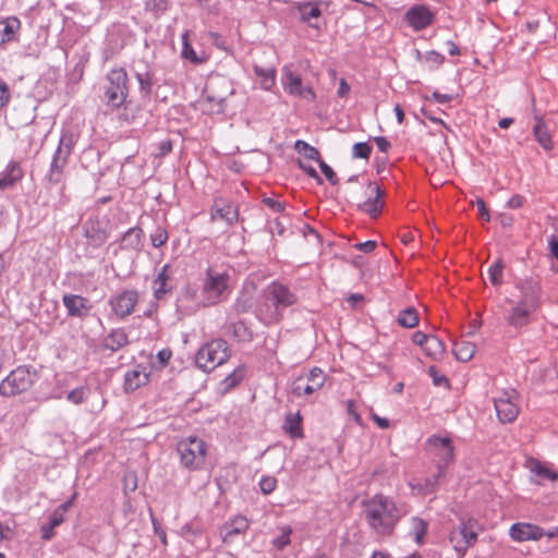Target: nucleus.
<instances>
[{"instance_id":"obj_57","label":"nucleus","mask_w":558,"mask_h":558,"mask_svg":"<svg viewBox=\"0 0 558 558\" xmlns=\"http://www.w3.org/2000/svg\"><path fill=\"white\" fill-rule=\"evenodd\" d=\"M318 165H319V168L322 170V172L324 173V175L326 177V179L332 184H337L338 183V178H337V174L336 172L332 170V168L330 166H328L324 160L319 159L318 161Z\"/></svg>"},{"instance_id":"obj_34","label":"nucleus","mask_w":558,"mask_h":558,"mask_svg":"<svg viewBox=\"0 0 558 558\" xmlns=\"http://www.w3.org/2000/svg\"><path fill=\"white\" fill-rule=\"evenodd\" d=\"M183 59L189 60L193 64H201L205 62L206 58L198 56L189 41V32L182 35V51Z\"/></svg>"},{"instance_id":"obj_10","label":"nucleus","mask_w":558,"mask_h":558,"mask_svg":"<svg viewBox=\"0 0 558 558\" xmlns=\"http://www.w3.org/2000/svg\"><path fill=\"white\" fill-rule=\"evenodd\" d=\"M325 384L324 372L314 367L308 373L299 376L291 387V391L296 397L311 396L318 391Z\"/></svg>"},{"instance_id":"obj_42","label":"nucleus","mask_w":558,"mask_h":558,"mask_svg":"<svg viewBox=\"0 0 558 558\" xmlns=\"http://www.w3.org/2000/svg\"><path fill=\"white\" fill-rule=\"evenodd\" d=\"M204 532L203 526L197 522H189L181 527L180 535L186 538L189 542L194 543V541L199 537Z\"/></svg>"},{"instance_id":"obj_53","label":"nucleus","mask_w":558,"mask_h":558,"mask_svg":"<svg viewBox=\"0 0 558 558\" xmlns=\"http://www.w3.org/2000/svg\"><path fill=\"white\" fill-rule=\"evenodd\" d=\"M153 288L156 300H162L167 293L171 292V287L168 286V282L154 281Z\"/></svg>"},{"instance_id":"obj_58","label":"nucleus","mask_w":558,"mask_h":558,"mask_svg":"<svg viewBox=\"0 0 558 558\" xmlns=\"http://www.w3.org/2000/svg\"><path fill=\"white\" fill-rule=\"evenodd\" d=\"M298 166H299V168H300L301 170H303V171H304V172H305L310 178H312V179L316 180L318 184H322V183H323V179L319 177L318 172L316 171V169H315L313 166H311V165H308V163H306V162H304V161H302V160H299V161H298Z\"/></svg>"},{"instance_id":"obj_26","label":"nucleus","mask_w":558,"mask_h":558,"mask_svg":"<svg viewBox=\"0 0 558 558\" xmlns=\"http://www.w3.org/2000/svg\"><path fill=\"white\" fill-rule=\"evenodd\" d=\"M295 8L300 13V19L302 22L308 23L312 27H316V25L312 24L311 21L313 19L317 20L322 15V11L317 4L308 1H303L298 2Z\"/></svg>"},{"instance_id":"obj_36","label":"nucleus","mask_w":558,"mask_h":558,"mask_svg":"<svg viewBox=\"0 0 558 558\" xmlns=\"http://www.w3.org/2000/svg\"><path fill=\"white\" fill-rule=\"evenodd\" d=\"M453 353L459 361L468 362L475 353V345L466 341L456 342Z\"/></svg>"},{"instance_id":"obj_40","label":"nucleus","mask_w":558,"mask_h":558,"mask_svg":"<svg viewBox=\"0 0 558 558\" xmlns=\"http://www.w3.org/2000/svg\"><path fill=\"white\" fill-rule=\"evenodd\" d=\"M66 163L68 162L65 160L61 159V157H56V156L52 157L50 170L48 173V180L51 183L57 184L60 182L62 171Z\"/></svg>"},{"instance_id":"obj_24","label":"nucleus","mask_w":558,"mask_h":558,"mask_svg":"<svg viewBox=\"0 0 558 558\" xmlns=\"http://www.w3.org/2000/svg\"><path fill=\"white\" fill-rule=\"evenodd\" d=\"M149 375L142 365L135 366L124 375V389L126 392L135 391L148 383Z\"/></svg>"},{"instance_id":"obj_64","label":"nucleus","mask_w":558,"mask_h":558,"mask_svg":"<svg viewBox=\"0 0 558 558\" xmlns=\"http://www.w3.org/2000/svg\"><path fill=\"white\" fill-rule=\"evenodd\" d=\"M476 207H477L480 217L482 219L488 221L490 219L489 211L486 207L485 202L482 198L476 199Z\"/></svg>"},{"instance_id":"obj_41","label":"nucleus","mask_w":558,"mask_h":558,"mask_svg":"<svg viewBox=\"0 0 558 558\" xmlns=\"http://www.w3.org/2000/svg\"><path fill=\"white\" fill-rule=\"evenodd\" d=\"M428 524L426 521H424L421 518L413 517L411 519V531L414 535L415 542L418 545H422L424 543V536L427 532Z\"/></svg>"},{"instance_id":"obj_37","label":"nucleus","mask_w":558,"mask_h":558,"mask_svg":"<svg viewBox=\"0 0 558 558\" xmlns=\"http://www.w3.org/2000/svg\"><path fill=\"white\" fill-rule=\"evenodd\" d=\"M64 521V517L59 512L53 511L49 517V523L41 525V537L49 541L53 536V529L59 526Z\"/></svg>"},{"instance_id":"obj_1","label":"nucleus","mask_w":558,"mask_h":558,"mask_svg":"<svg viewBox=\"0 0 558 558\" xmlns=\"http://www.w3.org/2000/svg\"><path fill=\"white\" fill-rule=\"evenodd\" d=\"M506 302L510 305L505 318L507 324L515 329L526 327L543 306L544 290L541 280L534 276L517 278Z\"/></svg>"},{"instance_id":"obj_32","label":"nucleus","mask_w":558,"mask_h":558,"mask_svg":"<svg viewBox=\"0 0 558 558\" xmlns=\"http://www.w3.org/2000/svg\"><path fill=\"white\" fill-rule=\"evenodd\" d=\"M228 329L232 337L239 342H250L253 339L252 330L246 326L243 320L230 324Z\"/></svg>"},{"instance_id":"obj_30","label":"nucleus","mask_w":558,"mask_h":558,"mask_svg":"<svg viewBox=\"0 0 558 558\" xmlns=\"http://www.w3.org/2000/svg\"><path fill=\"white\" fill-rule=\"evenodd\" d=\"M129 342L128 335L123 329H113L106 338L104 347L111 351H118Z\"/></svg>"},{"instance_id":"obj_14","label":"nucleus","mask_w":558,"mask_h":558,"mask_svg":"<svg viewBox=\"0 0 558 558\" xmlns=\"http://www.w3.org/2000/svg\"><path fill=\"white\" fill-rule=\"evenodd\" d=\"M533 119H534V125L532 129L533 136L535 141L547 151H550L554 149V141L553 136L548 130V125L544 119L543 113L541 110L536 109L533 105Z\"/></svg>"},{"instance_id":"obj_60","label":"nucleus","mask_w":558,"mask_h":558,"mask_svg":"<svg viewBox=\"0 0 558 558\" xmlns=\"http://www.w3.org/2000/svg\"><path fill=\"white\" fill-rule=\"evenodd\" d=\"M172 150V142L170 140L161 141L156 145V157H163Z\"/></svg>"},{"instance_id":"obj_6","label":"nucleus","mask_w":558,"mask_h":558,"mask_svg":"<svg viewBox=\"0 0 558 558\" xmlns=\"http://www.w3.org/2000/svg\"><path fill=\"white\" fill-rule=\"evenodd\" d=\"M230 357V348L223 339L211 340L199 348L195 363L204 372L214 371Z\"/></svg>"},{"instance_id":"obj_52","label":"nucleus","mask_w":558,"mask_h":558,"mask_svg":"<svg viewBox=\"0 0 558 558\" xmlns=\"http://www.w3.org/2000/svg\"><path fill=\"white\" fill-rule=\"evenodd\" d=\"M372 153V147L367 143H356L353 145V158L368 159Z\"/></svg>"},{"instance_id":"obj_3","label":"nucleus","mask_w":558,"mask_h":558,"mask_svg":"<svg viewBox=\"0 0 558 558\" xmlns=\"http://www.w3.org/2000/svg\"><path fill=\"white\" fill-rule=\"evenodd\" d=\"M264 298L266 302L256 308V316L266 325L279 322L283 311L296 302L295 294L279 282L270 283Z\"/></svg>"},{"instance_id":"obj_29","label":"nucleus","mask_w":558,"mask_h":558,"mask_svg":"<svg viewBox=\"0 0 558 558\" xmlns=\"http://www.w3.org/2000/svg\"><path fill=\"white\" fill-rule=\"evenodd\" d=\"M75 145V138L74 135L65 131L61 134L59 145L57 147V150L54 151L56 157H61V159L65 160L68 162V159L73 150V147Z\"/></svg>"},{"instance_id":"obj_55","label":"nucleus","mask_w":558,"mask_h":558,"mask_svg":"<svg viewBox=\"0 0 558 558\" xmlns=\"http://www.w3.org/2000/svg\"><path fill=\"white\" fill-rule=\"evenodd\" d=\"M277 480L272 476H264L259 482V487L263 494L268 495L276 489Z\"/></svg>"},{"instance_id":"obj_39","label":"nucleus","mask_w":558,"mask_h":558,"mask_svg":"<svg viewBox=\"0 0 558 558\" xmlns=\"http://www.w3.org/2000/svg\"><path fill=\"white\" fill-rule=\"evenodd\" d=\"M423 350L425 351V353L428 356H430L433 359H438L445 352V344L438 337L430 336L427 341V344L425 345V348Z\"/></svg>"},{"instance_id":"obj_18","label":"nucleus","mask_w":558,"mask_h":558,"mask_svg":"<svg viewBox=\"0 0 558 558\" xmlns=\"http://www.w3.org/2000/svg\"><path fill=\"white\" fill-rule=\"evenodd\" d=\"M494 404L501 423H511L517 418L519 408L512 401V396L509 392H504L501 397L495 399Z\"/></svg>"},{"instance_id":"obj_2","label":"nucleus","mask_w":558,"mask_h":558,"mask_svg":"<svg viewBox=\"0 0 558 558\" xmlns=\"http://www.w3.org/2000/svg\"><path fill=\"white\" fill-rule=\"evenodd\" d=\"M364 517L371 529L378 535H390L400 520L399 510L392 499L375 495L364 502Z\"/></svg>"},{"instance_id":"obj_19","label":"nucleus","mask_w":558,"mask_h":558,"mask_svg":"<svg viewBox=\"0 0 558 558\" xmlns=\"http://www.w3.org/2000/svg\"><path fill=\"white\" fill-rule=\"evenodd\" d=\"M510 536L515 542L537 541L544 536V530L538 525L518 522L511 525Z\"/></svg>"},{"instance_id":"obj_43","label":"nucleus","mask_w":558,"mask_h":558,"mask_svg":"<svg viewBox=\"0 0 558 558\" xmlns=\"http://www.w3.org/2000/svg\"><path fill=\"white\" fill-rule=\"evenodd\" d=\"M294 149L299 154H302L308 160L318 161L320 159L319 151L315 147L311 146L308 143L302 140H298L294 143Z\"/></svg>"},{"instance_id":"obj_27","label":"nucleus","mask_w":558,"mask_h":558,"mask_svg":"<svg viewBox=\"0 0 558 558\" xmlns=\"http://www.w3.org/2000/svg\"><path fill=\"white\" fill-rule=\"evenodd\" d=\"M143 235L144 233L141 228H130L121 239V247L126 250H140Z\"/></svg>"},{"instance_id":"obj_38","label":"nucleus","mask_w":558,"mask_h":558,"mask_svg":"<svg viewBox=\"0 0 558 558\" xmlns=\"http://www.w3.org/2000/svg\"><path fill=\"white\" fill-rule=\"evenodd\" d=\"M444 473H445V471H444L442 466L438 465V472L436 475H434L432 477H427L423 484L417 483V484H411V485L413 487L417 488L421 493H423L425 495L432 494L438 484V478L440 476H442Z\"/></svg>"},{"instance_id":"obj_12","label":"nucleus","mask_w":558,"mask_h":558,"mask_svg":"<svg viewBox=\"0 0 558 558\" xmlns=\"http://www.w3.org/2000/svg\"><path fill=\"white\" fill-rule=\"evenodd\" d=\"M281 82L287 93L293 96H299L307 100L315 99V93L312 87H303L300 74L293 72L289 66L282 70Z\"/></svg>"},{"instance_id":"obj_61","label":"nucleus","mask_w":558,"mask_h":558,"mask_svg":"<svg viewBox=\"0 0 558 558\" xmlns=\"http://www.w3.org/2000/svg\"><path fill=\"white\" fill-rule=\"evenodd\" d=\"M376 246H377V242L372 241V240L354 244V247L356 250L364 252V253L373 252L376 248Z\"/></svg>"},{"instance_id":"obj_50","label":"nucleus","mask_w":558,"mask_h":558,"mask_svg":"<svg viewBox=\"0 0 558 558\" xmlns=\"http://www.w3.org/2000/svg\"><path fill=\"white\" fill-rule=\"evenodd\" d=\"M253 306L252 299L247 295L240 296L233 304V310L236 314L247 313Z\"/></svg>"},{"instance_id":"obj_5","label":"nucleus","mask_w":558,"mask_h":558,"mask_svg":"<svg viewBox=\"0 0 558 558\" xmlns=\"http://www.w3.org/2000/svg\"><path fill=\"white\" fill-rule=\"evenodd\" d=\"M177 453L182 466L190 471L203 468L207 453L205 441L196 436H189L177 444Z\"/></svg>"},{"instance_id":"obj_35","label":"nucleus","mask_w":558,"mask_h":558,"mask_svg":"<svg viewBox=\"0 0 558 558\" xmlns=\"http://www.w3.org/2000/svg\"><path fill=\"white\" fill-rule=\"evenodd\" d=\"M418 320V313L412 306L402 310L397 318L398 324L404 328H414L417 326Z\"/></svg>"},{"instance_id":"obj_47","label":"nucleus","mask_w":558,"mask_h":558,"mask_svg":"<svg viewBox=\"0 0 558 558\" xmlns=\"http://www.w3.org/2000/svg\"><path fill=\"white\" fill-rule=\"evenodd\" d=\"M281 534L274 538L272 545L279 549L282 550L286 546L290 544V536L292 533V529L289 525H283L280 527Z\"/></svg>"},{"instance_id":"obj_17","label":"nucleus","mask_w":558,"mask_h":558,"mask_svg":"<svg viewBox=\"0 0 558 558\" xmlns=\"http://www.w3.org/2000/svg\"><path fill=\"white\" fill-rule=\"evenodd\" d=\"M62 303L66 308L68 316L71 317L84 318L93 307L88 299L78 294H64Z\"/></svg>"},{"instance_id":"obj_31","label":"nucleus","mask_w":558,"mask_h":558,"mask_svg":"<svg viewBox=\"0 0 558 558\" xmlns=\"http://www.w3.org/2000/svg\"><path fill=\"white\" fill-rule=\"evenodd\" d=\"M283 429L292 438L303 437L302 417H301L300 413H296V414L289 413L286 416Z\"/></svg>"},{"instance_id":"obj_48","label":"nucleus","mask_w":558,"mask_h":558,"mask_svg":"<svg viewBox=\"0 0 558 558\" xmlns=\"http://www.w3.org/2000/svg\"><path fill=\"white\" fill-rule=\"evenodd\" d=\"M532 472L534 474H536L537 476H541L543 478H547V480H550V481H556L558 480V473L546 468L545 465H543L542 463L535 461L534 462V465L532 468Z\"/></svg>"},{"instance_id":"obj_15","label":"nucleus","mask_w":558,"mask_h":558,"mask_svg":"<svg viewBox=\"0 0 558 558\" xmlns=\"http://www.w3.org/2000/svg\"><path fill=\"white\" fill-rule=\"evenodd\" d=\"M222 219L228 226H233L239 220V210L225 198H216L210 209V220Z\"/></svg>"},{"instance_id":"obj_28","label":"nucleus","mask_w":558,"mask_h":558,"mask_svg":"<svg viewBox=\"0 0 558 558\" xmlns=\"http://www.w3.org/2000/svg\"><path fill=\"white\" fill-rule=\"evenodd\" d=\"M20 25L21 23L16 17H9L0 21V46L14 38Z\"/></svg>"},{"instance_id":"obj_46","label":"nucleus","mask_w":558,"mask_h":558,"mask_svg":"<svg viewBox=\"0 0 558 558\" xmlns=\"http://www.w3.org/2000/svg\"><path fill=\"white\" fill-rule=\"evenodd\" d=\"M135 77L140 84V90L143 95L148 96L153 87V77L148 71L136 72Z\"/></svg>"},{"instance_id":"obj_9","label":"nucleus","mask_w":558,"mask_h":558,"mask_svg":"<svg viewBox=\"0 0 558 558\" xmlns=\"http://www.w3.org/2000/svg\"><path fill=\"white\" fill-rule=\"evenodd\" d=\"M108 86L105 90L106 105L117 109L121 107L129 94L128 73L124 69H113L107 75Z\"/></svg>"},{"instance_id":"obj_11","label":"nucleus","mask_w":558,"mask_h":558,"mask_svg":"<svg viewBox=\"0 0 558 558\" xmlns=\"http://www.w3.org/2000/svg\"><path fill=\"white\" fill-rule=\"evenodd\" d=\"M107 227L108 221L100 220L98 217H89L83 225L84 236L88 244L94 247L104 245L109 238Z\"/></svg>"},{"instance_id":"obj_59","label":"nucleus","mask_w":558,"mask_h":558,"mask_svg":"<svg viewBox=\"0 0 558 558\" xmlns=\"http://www.w3.org/2000/svg\"><path fill=\"white\" fill-rule=\"evenodd\" d=\"M10 97L11 94L9 85L0 78V110L8 105Z\"/></svg>"},{"instance_id":"obj_33","label":"nucleus","mask_w":558,"mask_h":558,"mask_svg":"<svg viewBox=\"0 0 558 558\" xmlns=\"http://www.w3.org/2000/svg\"><path fill=\"white\" fill-rule=\"evenodd\" d=\"M255 74L260 78V86L269 90L276 82V71L272 68H263L260 65H254Z\"/></svg>"},{"instance_id":"obj_62","label":"nucleus","mask_w":558,"mask_h":558,"mask_svg":"<svg viewBox=\"0 0 558 558\" xmlns=\"http://www.w3.org/2000/svg\"><path fill=\"white\" fill-rule=\"evenodd\" d=\"M429 335L424 333L423 331H416L412 336V340L415 344L420 345L422 349L425 348L427 341L429 339Z\"/></svg>"},{"instance_id":"obj_4","label":"nucleus","mask_w":558,"mask_h":558,"mask_svg":"<svg viewBox=\"0 0 558 558\" xmlns=\"http://www.w3.org/2000/svg\"><path fill=\"white\" fill-rule=\"evenodd\" d=\"M231 292L230 276L228 272H219L211 268L205 271L202 284L199 305L203 307L214 306L229 298Z\"/></svg>"},{"instance_id":"obj_51","label":"nucleus","mask_w":558,"mask_h":558,"mask_svg":"<svg viewBox=\"0 0 558 558\" xmlns=\"http://www.w3.org/2000/svg\"><path fill=\"white\" fill-rule=\"evenodd\" d=\"M151 244L155 247H160L166 244L168 241V232L166 229L158 227L151 234H150Z\"/></svg>"},{"instance_id":"obj_7","label":"nucleus","mask_w":558,"mask_h":558,"mask_svg":"<svg viewBox=\"0 0 558 558\" xmlns=\"http://www.w3.org/2000/svg\"><path fill=\"white\" fill-rule=\"evenodd\" d=\"M35 379L36 372L29 366H17L0 383V395L3 397L21 395L34 385Z\"/></svg>"},{"instance_id":"obj_44","label":"nucleus","mask_w":558,"mask_h":558,"mask_svg":"<svg viewBox=\"0 0 558 558\" xmlns=\"http://www.w3.org/2000/svg\"><path fill=\"white\" fill-rule=\"evenodd\" d=\"M245 376V366L240 365L238 366L231 374H229L223 380L222 385L225 386V389H231L238 386Z\"/></svg>"},{"instance_id":"obj_16","label":"nucleus","mask_w":558,"mask_h":558,"mask_svg":"<svg viewBox=\"0 0 558 558\" xmlns=\"http://www.w3.org/2000/svg\"><path fill=\"white\" fill-rule=\"evenodd\" d=\"M477 539V533L473 530V527L462 522L460 527L451 533L450 542L453 544V547L457 551L460 553V556H463L468 547L473 545Z\"/></svg>"},{"instance_id":"obj_20","label":"nucleus","mask_w":558,"mask_h":558,"mask_svg":"<svg viewBox=\"0 0 558 558\" xmlns=\"http://www.w3.org/2000/svg\"><path fill=\"white\" fill-rule=\"evenodd\" d=\"M428 445L436 451V456L439 458L437 466L441 465L445 470L446 465L453 460V446L450 438L432 436L428 439Z\"/></svg>"},{"instance_id":"obj_25","label":"nucleus","mask_w":558,"mask_h":558,"mask_svg":"<svg viewBox=\"0 0 558 558\" xmlns=\"http://www.w3.org/2000/svg\"><path fill=\"white\" fill-rule=\"evenodd\" d=\"M23 170L20 162L11 161L0 178V190L13 186L16 182L22 180Z\"/></svg>"},{"instance_id":"obj_56","label":"nucleus","mask_w":558,"mask_h":558,"mask_svg":"<svg viewBox=\"0 0 558 558\" xmlns=\"http://www.w3.org/2000/svg\"><path fill=\"white\" fill-rule=\"evenodd\" d=\"M445 57L436 51H428L424 56V61L430 65V68H438L442 64Z\"/></svg>"},{"instance_id":"obj_54","label":"nucleus","mask_w":558,"mask_h":558,"mask_svg":"<svg viewBox=\"0 0 558 558\" xmlns=\"http://www.w3.org/2000/svg\"><path fill=\"white\" fill-rule=\"evenodd\" d=\"M428 375L433 378L435 386H445L447 388L449 387L448 378L445 375L439 374L436 366H430L428 368Z\"/></svg>"},{"instance_id":"obj_45","label":"nucleus","mask_w":558,"mask_h":558,"mask_svg":"<svg viewBox=\"0 0 558 558\" xmlns=\"http://www.w3.org/2000/svg\"><path fill=\"white\" fill-rule=\"evenodd\" d=\"M502 274L504 263L501 259H497L488 268L490 283L495 287H499L502 283Z\"/></svg>"},{"instance_id":"obj_63","label":"nucleus","mask_w":558,"mask_h":558,"mask_svg":"<svg viewBox=\"0 0 558 558\" xmlns=\"http://www.w3.org/2000/svg\"><path fill=\"white\" fill-rule=\"evenodd\" d=\"M263 203L275 213H280L284 209V204L270 197L264 198Z\"/></svg>"},{"instance_id":"obj_49","label":"nucleus","mask_w":558,"mask_h":558,"mask_svg":"<svg viewBox=\"0 0 558 558\" xmlns=\"http://www.w3.org/2000/svg\"><path fill=\"white\" fill-rule=\"evenodd\" d=\"M88 393V388L85 386L77 387L73 390H71L66 395V399L72 402L73 404H81L85 401Z\"/></svg>"},{"instance_id":"obj_22","label":"nucleus","mask_w":558,"mask_h":558,"mask_svg":"<svg viewBox=\"0 0 558 558\" xmlns=\"http://www.w3.org/2000/svg\"><path fill=\"white\" fill-rule=\"evenodd\" d=\"M250 527L246 517L235 515L227 521L221 529L223 543H230L235 536L244 534Z\"/></svg>"},{"instance_id":"obj_8","label":"nucleus","mask_w":558,"mask_h":558,"mask_svg":"<svg viewBox=\"0 0 558 558\" xmlns=\"http://www.w3.org/2000/svg\"><path fill=\"white\" fill-rule=\"evenodd\" d=\"M231 81L221 74L210 75L204 88L207 101H216V108H210L211 113H221L225 110V102L233 94Z\"/></svg>"},{"instance_id":"obj_21","label":"nucleus","mask_w":558,"mask_h":558,"mask_svg":"<svg viewBox=\"0 0 558 558\" xmlns=\"http://www.w3.org/2000/svg\"><path fill=\"white\" fill-rule=\"evenodd\" d=\"M366 194L367 199L360 204L359 208L362 211L368 214L371 217L375 218L378 216L384 206V202L381 199L383 193L376 183L369 182L367 185Z\"/></svg>"},{"instance_id":"obj_23","label":"nucleus","mask_w":558,"mask_h":558,"mask_svg":"<svg viewBox=\"0 0 558 558\" xmlns=\"http://www.w3.org/2000/svg\"><path fill=\"white\" fill-rule=\"evenodd\" d=\"M407 21L416 31L429 26L434 22V14L424 5H416L407 12Z\"/></svg>"},{"instance_id":"obj_13","label":"nucleus","mask_w":558,"mask_h":558,"mask_svg":"<svg viewBox=\"0 0 558 558\" xmlns=\"http://www.w3.org/2000/svg\"><path fill=\"white\" fill-rule=\"evenodd\" d=\"M138 301V293L135 290H123L117 295H113L109 304L113 313L120 318L131 315Z\"/></svg>"}]
</instances>
